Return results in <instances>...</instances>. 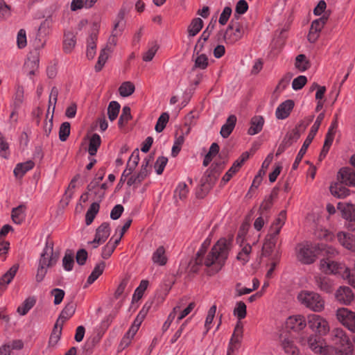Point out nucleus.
I'll return each mask as SVG.
<instances>
[{
    "label": "nucleus",
    "mask_w": 355,
    "mask_h": 355,
    "mask_svg": "<svg viewBox=\"0 0 355 355\" xmlns=\"http://www.w3.org/2000/svg\"><path fill=\"white\" fill-rule=\"evenodd\" d=\"M300 137V130L297 128H295L289 132L284 139L286 145L290 146L293 142L296 141Z\"/></svg>",
    "instance_id": "6e6d98bb"
},
{
    "label": "nucleus",
    "mask_w": 355,
    "mask_h": 355,
    "mask_svg": "<svg viewBox=\"0 0 355 355\" xmlns=\"http://www.w3.org/2000/svg\"><path fill=\"white\" fill-rule=\"evenodd\" d=\"M75 309L74 306L72 303H69L67 304V306L64 308V309L62 311L59 318L57 320V321H59V324H63V323L70 318L74 313Z\"/></svg>",
    "instance_id": "58836bf2"
},
{
    "label": "nucleus",
    "mask_w": 355,
    "mask_h": 355,
    "mask_svg": "<svg viewBox=\"0 0 355 355\" xmlns=\"http://www.w3.org/2000/svg\"><path fill=\"white\" fill-rule=\"evenodd\" d=\"M101 143V137L98 134H94L90 138L88 148V153L91 156H94L96 154Z\"/></svg>",
    "instance_id": "ea45409f"
},
{
    "label": "nucleus",
    "mask_w": 355,
    "mask_h": 355,
    "mask_svg": "<svg viewBox=\"0 0 355 355\" xmlns=\"http://www.w3.org/2000/svg\"><path fill=\"white\" fill-rule=\"evenodd\" d=\"M70 134V123L69 122H64L61 124L59 130V138L62 141L67 139Z\"/></svg>",
    "instance_id": "4d7b16f0"
},
{
    "label": "nucleus",
    "mask_w": 355,
    "mask_h": 355,
    "mask_svg": "<svg viewBox=\"0 0 355 355\" xmlns=\"http://www.w3.org/2000/svg\"><path fill=\"white\" fill-rule=\"evenodd\" d=\"M135 85L131 82H124L120 86L119 91L121 96L127 97L130 96L135 91Z\"/></svg>",
    "instance_id": "de8ad7c7"
},
{
    "label": "nucleus",
    "mask_w": 355,
    "mask_h": 355,
    "mask_svg": "<svg viewBox=\"0 0 355 355\" xmlns=\"http://www.w3.org/2000/svg\"><path fill=\"white\" fill-rule=\"evenodd\" d=\"M294 107V102L292 100H286L282 103L276 109L275 116L278 119H286Z\"/></svg>",
    "instance_id": "a211bd4d"
},
{
    "label": "nucleus",
    "mask_w": 355,
    "mask_h": 355,
    "mask_svg": "<svg viewBox=\"0 0 355 355\" xmlns=\"http://www.w3.org/2000/svg\"><path fill=\"white\" fill-rule=\"evenodd\" d=\"M286 328L295 331L303 329L306 326L304 318L300 315L290 316L286 321Z\"/></svg>",
    "instance_id": "2eb2a0df"
},
{
    "label": "nucleus",
    "mask_w": 355,
    "mask_h": 355,
    "mask_svg": "<svg viewBox=\"0 0 355 355\" xmlns=\"http://www.w3.org/2000/svg\"><path fill=\"white\" fill-rule=\"evenodd\" d=\"M336 298L341 303L349 304L354 300V294L349 287L341 286L336 291Z\"/></svg>",
    "instance_id": "aec40b11"
},
{
    "label": "nucleus",
    "mask_w": 355,
    "mask_h": 355,
    "mask_svg": "<svg viewBox=\"0 0 355 355\" xmlns=\"http://www.w3.org/2000/svg\"><path fill=\"white\" fill-rule=\"evenodd\" d=\"M58 259V254L53 252V243L46 241L45 247L40 254L35 279L40 282L44 278L47 268L53 266Z\"/></svg>",
    "instance_id": "f03ea898"
},
{
    "label": "nucleus",
    "mask_w": 355,
    "mask_h": 355,
    "mask_svg": "<svg viewBox=\"0 0 355 355\" xmlns=\"http://www.w3.org/2000/svg\"><path fill=\"white\" fill-rule=\"evenodd\" d=\"M307 78L304 76H299L295 78L292 83V87L294 90L301 89L306 83Z\"/></svg>",
    "instance_id": "69168bd1"
},
{
    "label": "nucleus",
    "mask_w": 355,
    "mask_h": 355,
    "mask_svg": "<svg viewBox=\"0 0 355 355\" xmlns=\"http://www.w3.org/2000/svg\"><path fill=\"white\" fill-rule=\"evenodd\" d=\"M337 238L340 245L347 250L355 252V236L353 234L339 232L337 234Z\"/></svg>",
    "instance_id": "f3484780"
},
{
    "label": "nucleus",
    "mask_w": 355,
    "mask_h": 355,
    "mask_svg": "<svg viewBox=\"0 0 355 355\" xmlns=\"http://www.w3.org/2000/svg\"><path fill=\"white\" fill-rule=\"evenodd\" d=\"M152 260L154 263L159 266H164L167 262L166 250L163 246H159L153 254Z\"/></svg>",
    "instance_id": "cd10ccee"
},
{
    "label": "nucleus",
    "mask_w": 355,
    "mask_h": 355,
    "mask_svg": "<svg viewBox=\"0 0 355 355\" xmlns=\"http://www.w3.org/2000/svg\"><path fill=\"white\" fill-rule=\"evenodd\" d=\"M105 267V263L104 261H101L99 263H98L92 270L90 275L88 277V279L87 280V284H92L94 283L98 277L103 273L104 269Z\"/></svg>",
    "instance_id": "f704fd0d"
},
{
    "label": "nucleus",
    "mask_w": 355,
    "mask_h": 355,
    "mask_svg": "<svg viewBox=\"0 0 355 355\" xmlns=\"http://www.w3.org/2000/svg\"><path fill=\"white\" fill-rule=\"evenodd\" d=\"M169 119V115L166 112L162 113L160 116L158 118L157 123L155 125V130L157 132H161L163 131L164 128L166 127V123H168Z\"/></svg>",
    "instance_id": "5fc2aeb1"
},
{
    "label": "nucleus",
    "mask_w": 355,
    "mask_h": 355,
    "mask_svg": "<svg viewBox=\"0 0 355 355\" xmlns=\"http://www.w3.org/2000/svg\"><path fill=\"white\" fill-rule=\"evenodd\" d=\"M295 65L300 71H304L310 67L309 62L304 54H300L296 57Z\"/></svg>",
    "instance_id": "49530a36"
},
{
    "label": "nucleus",
    "mask_w": 355,
    "mask_h": 355,
    "mask_svg": "<svg viewBox=\"0 0 355 355\" xmlns=\"http://www.w3.org/2000/svg\"><path fill=\"white\" fill-rule=\"evenodd\" d=\"M139 153L137 149L133 151V153H132V155L128 160V164H127L128 167V170H129L128 175H130L132 173V172L133 171V170L137 166V165L138 164V162L139 161Z\"/></svg>",
    "instance_id": "8fccbe9b"
},
{
    "label": "nucleus",
    "mask_w": 355,
    "mask_h": 355,
    "mask_svg": "<svg viewBox=\"0 0 355 355\" xmlns=\"http://www.w3.org/2000/svg\"><path fill=\"white\" fill-rule=\"evenodd\" d=\"M244 31L243 24L232 19L226 31L224 33L221 31L219 35H223V40L226 44H232L242 38Z\"/></svg>",
    "instance_id": "1a4fd4ad"
},
{
    "label": "nucleus",
    "mask_w": 355,
    "mask_h": 355,
    "mask_svg": "<svg viewBox=\"0 0 355 355\" xmlns=\"http://www.w3.org/2000/svg\"><path fill=\"white\" fill-rule=\"evenodd\" d=\"M252 248L249 244H245L242 247L241 250L237 255V259L245 263L249 261V255L251 252Z\"/></svg>",
    "instance_id": "864d4df0"
},
{
    "label": "nucleus",
    "mask_w": 355,
    "mask_h": 355,
    "mask_svg": "<svg viewBox=\"0 0 355 355\" xmlns=\"http://www.w3.org/2000/svg\"><path fill=\"white\" fill-rule=\"evenodd\" d=\"M338 209L342 212L344 218L355 222V205L339 202Z\"/></svg>",
    "instance_id": "412c9836"
},
{
    "label": "nucleus",
    "mask_w": 355,
    "mask_h": 355,
    "mask_svg": "<svg viewBox=\"0 0 355 355\" xmlns=\"http://www.w3.org/2000/svg\"><path fill=\"white\" fill-rule=\"evenodd\" d=\"M131 111L128 106H124L119 120V125L123 126L131 119Z\"/></svg>",
    "instance_id": "bf43d9fd"
},
{
    "label": "nucleus",
    "mask_w": 355,
    "mask_h": 355,
    "mask_svg": "<svg viewBox=\"0 0 355 355\" xmlns=\"http://www.w3.org/2000/svg\"><path fill=\"white\" fill-rule=\"evenodd\" d=\"M264 124V119L261 116H254L251 119L250 127L248 133L250 135H254L260 132Z\"/></svg>",
    "instance_id": "393cba45"
},
{
    "label": "nucleus",
    "mask_w": 355,
    "mask_h": 355,
    "mask_svg": "<svg viewBox=\"0 0 355 355\" xmlns=\"http://www.w3.org/2000/svg\"><path fill=\"white\" fill-rule=\"evenodd\" d=\"M216 311V306L213 305L209 310L207 315L206 317L205 327L206 328V331L207 332L211 329V324L213 322V320L215 316V313Z\"/></svg>",
    "instance_id": "052dcab7"
},
{
    "label": "nucleus",
    "mask_w": 355,
    "mask_h": 355,
    "mask_svg": "<svg viewBox=\"0 0 355 355\" xmlns=\"http://www.w3.org/2000/svg\"><path fill=\"white\" fill-rule=\"evenodd\" d=\"M62 324H59V321H56L49 338V345L50 346H55L57 344L62 334Z\"/></svg>",
    "instance_id": "c9c22d12"
},
{
    "label": "nucleus",
    "mask_w": 355,
    "mask_h": 355,
    "mask_svg": "<svg viewBox=\"0 0 355 355\" xmlns=\"http://www.w3.org/2000/svg\"><path fill=\"white\" fill-rule=\"evenodd\" d=\"M232 10L231 7L225 6L220 15V17L218 19L219 24L223 26L227 24V22L228 21V20L232 15Z\"/></svg>",
    "instance_id": "e2e57ef3"
},
{
    "label": "nucleus",
    "mask_w": 355,
    "mask_h": 355,
    "mask_svg": "<svg viewBox=\"0 0 355 355\" xmlns=\"http://www.w3.org/2000/svg\"><path fill=\"white\" fill-rule=\"evenodd\" d=\"M203 21L200 18L193 19L188 27L187 31L189 37H194L202 29Z\"/></svg>",
    "instance_id": "72a5a7b5"
},
{
    "label": "nucleus",
    "mask_w": 355,
    "mask_h": 355,
    "mask_svg": "<svg viewBox=\"0 0 355 355\" xmlns=\"http://www.w3.org/2000/svg\"><path fill=\"white\" fill-rule=\"evenodd\" d=\"M279 342L286 354L297 355L298 354V349L295 345L289 333L282 332L279 336Z\"/></svg>",
    "instance_id": "f8f14e48"
},
{
    "label": "nucleus",
    "mask_w": 355,
    "mask_h": 355,
    "mask_svg": "<svg viewBox=\"0 0 355 355\" xmlns=\"http://www.w3.org/2000/svg\"><path fill=\"white\" fill-rule=\"evenodd\" d=\"M336 317L344 326L349 324V320H352L355 317V313L349 311L346 308L338 309L336 311Z\"/></svg>",
    "instance_id": "c85d7f7f"
},
{
    "label": "nucleus",
    "mask_w": 355,
    "mask_h": 355,
    "mask_svg": "<svg viewBox=\"0 0 355 355\" xmlns=\"http://www.w3.org/2000/svg\"><path fill=\"white\" fill-rule=\"evenodd\" d=\"M150 168L141 166L139 172L137 174L131 175L128 180L127 184L129 186H132L141 183L150 174Z\"/></svg>",
    "instance_id": "bb28decb"
},
{
    "label": "nucleus",
    "mask_w": 355,
    "mask_h": 355,
    "mask_svg": "<svg viewBox=\"0 0 355 355\" xmlns=\"http://www.w3.org/2000/svg\"><path fill=\"white\" fill-rule=\"evenodd\" d=\"M248 10V4L245 0H239L235 7V13L234 15V20L237 21L240 18L241 15H243Z\"/></svg>",
    "instance_id": "c03bdc74"
},
{
    "label": "nucleus",
    "mask_w": 355,
    "mask_h": 355,
    "mask_svg": "<svg viewBox=\"0 0 355 355\" xmlns=\"http://www.w3.org/2000/svg\"><path fill=\"white\" fill-rule=\"evenodd\" d=\"M319 252L325 257L320 261V269L322 272L327 274H337L343 268L340 263L331 260L338 254L337 250L333 246L318 245V253Z\"/></svg>",
    "instance_id": "7ed1b4c3"
},
{
    "label": "nucleus",
    "mask_w": 355,
    "mask_h": 355,
    "mask_svg": "<svg viewBox=\"0 0 355 355\" xmlns=\"http://www.w3.org/2000/svg\"><path fill=\"white\" fill-rule=\"evenodd\" d=\"M26 207L21 205L17 207L13 208L12 211V220L16 224H21L25 218Z\"/></svg>",
    "instance_id": "473e14b6"
},
{
    "label": "nucleus",
    "mask_w": 355,
    "mask_h": 355,
    "mask_svg": "<svg viewBox=\"0 0 355 355\" xmlns=\"http://www.w3.org/2000/svg\"><path fill=\"white\" fill-rule=\"evenodd\" d=\"M34 162L31 160L23 163H19L16 165L14 169V174L17 178H21L27 171L32 169L34 167Z\"/></svg>",
    "instance_id": "c756f323"
},
{
    "label": "nucleus",
    "mask_w": 355,
    "mask_h": 355,
    "mask_svg": "<svg viewBox=\"0 0 355 355\" xmlns=\"http://www.w3.org/2000/svg\"><path fill=\"white\" fill-rule=\"evenodd\" d=\"M327 19L328 17L327 16L323 15L312 21L308 34V40L310 42L314 43L318 39L320 33L327 23Z\"/></svg>",
    "instance_id": "9b49d317"
},
{
    "label": "nucleus",
    "mask_w": 355,
    "mask_h": 355,
    "mask_svg": "<svg viewBox=\"0 0 355 355\" xmlns=\"http://www.w3.org/2000/svg\"><path fill=\"white\" fill-rule=\"evenodd\" d=\"M318 254V245L310 242L301 243L296 247L297 259L304 264L313 263Z\"/></svg>",
    "instance_id": "423d86ee"
},
{
    "label": "nucleus",
    "mask_w": 355,
    "mask_h": 355,
    "mask_svg": "<svg viewBox=\"0 0 355 355\" xmlns=\"http://www.w3.org/2000/svg\"><path fill=\"white\" fill-rule=\"evenodd\" d=\"M76 43V37L71 32H67L64 34L63 42V49L66 53L71 52Z\"/></svg>",
    "instance_id": "2f4dec72"
},
{
    "label": "nucleus",
    "mask_w": 355,
    "mask_h": 355,
    "mask_svg": "<svg viewBox=\"0 0 355 355\" xmlns=\"http://www.w3.org/2000/svg\"><path fill=\"white\" fill-rule=\"evenodd\" d=\"M297 299L301 304L314 311H320L324 308V300L319 294L315 292L302 291L299 293Z\"/></svg>",
    "instance_id": "0eeeda50"
},
{
    "label": "nucleus",
    "mask_w": 355,
    "mask_h": 355,
    "mask_svg": "<svg viewBox=\"0 0 355 355\" xmlns=\"http://www.w3.org/2000/svg\"><path fill=\"white\" fill-rule=\"evenodd\" d=\"M168 162V159L165 157H159L155 164V168L157 174L161 175Z\"/></svg>",
    "instance_id": "338daca9"
},
{
    "label": "nucleus",
    "mask_w": 355,
    "mask_h": 355,
    "mask_svg": "<svg viewBox=\"0 0 355 355\" xmlns=\"http://www.w3.org/2000/svg\"><path fill=\"white\" fill-rule=\"evenodd\" d=\"M234 315H236L239 320H242L246 316V305L243 302H238L234 309Z\"/></svg>",
    "instance_id": "3c124183"
},
{
    "label": "nucleus",
    "mask_w": 355,
    "mask_h": 355,
    "mask_svg": "<svg viewBox=\"0 0 355 355\" xmlns=\"http://www.w3.org/2000/svg\"><path fill=\"white\" fill-rule=\"evenodd\" d=\"M316 286L322 291L331 293L334 288L333 281L326 276H317L315 277Z\"/></svg>",
    "instance_id": "5701e85b"
},
{
    "label": "nucleus",
    "mask_w": 355,
    "mask_h": 355,
    "mask_svg": "<svg viewBox=\"0 0 355 355\" xmlns=\"http://www.w3.org/2000/svg\"><path fill=\"white\" fill-rule=\"evenodd\" d=\"M301 343L302 345H308L309 348L315 353L326 354L327 351L320 338L315 336H310L308 339H302Z\"/></svg>",
    "instance_id": "4468645a"
},
{
    "label": "nucleus",
    "mask_w": 355,
    "mask_h": 355,
    "mask_svg": "<svg viewBox=\"0 0 355 355\" xmlns=\"http://www.w3.org/2000/svg\"><path fill=\"white\" fill-rule=\"evenodd\" d=\"M58 90L56 87H53L50 96H49V108H48V113L50 112L51 109H52V113H53L55 105L58 99Z\"/></svg>",
    "instance_id": "13d9d810"
},
{
    "label": "nucleus",
    "mask_w": 355,
    "mask_h": 355,
    "mask_svg": "<svg viewBox=\"0 0 355 355\" xmlns=\"http://www.w3.org/2000/svg\"><path fill=\"white\" fill-rule=\"evenodd\" d=\"M208 244L205 241L195 259L190 261L189 268L191 272H197L200 266H205L210 268L209 275H213L218 272L224 266L231 249V242L226 239H220L205 256V248Z\"/></svg>",
    "instance_id": "f257e3e1"
},
{
    "label": "nucleus",
    "mask_w": 355,
    "mask_h": 355,
    "mask_svg": "<svg viewBox=\"0 0 355 355\" xmlns=\"http://www.w3.org/2000/svg\"><path fill=\"white\" fill-rule=\"evenodd\" d=\"M26 33L24 29H20L17 35V44L19 49H23L26 46Z\"/></svg>",
    "instance_id": "0e129e2a"
},
{
    "label": "nucleus",
    "mask_w": 355,
    "mask_h": 355,
    "mask_svg": "<svg viewBox=\"0 0 355 355\" xmlns=\"http://www.w3.org/2000/svg\"><path fill=\"white\" fill-rule=\"evenodd\" d=\"M123 17L122 15H119L118 20L115 23L112 35L110 37L107 44L108 47L112 49V47L116 46L117 40L116 37L121 35V32L124 28Z\"/></svg>",
    "instance_id": "dca6fc26"
},
{
    "label": "nucleus",
    "mask_w": 355,
    "mask_h": 355,
    "mask_svg": "<svg viewBox=\"0 0 355 355\" xmlns=\"http://www.w3.org/2000/svg\"><path fill=\"white\" fill-rule=\"evenodd\" d=\"M236 123V117L234 115H230L225 123L222 126L220 129V135L223 138H227L232 132L233 131Z\"/></svg>",
    "instance_id": "a878e982"
},
{
    "label": "nucleus",
    "mask_w": 355,
    "mask_h": 355,
    "mask_svg": "<svg viewBox=\"0 0 355 355\" xmlns=\"http://www.w3.org/2000/svg\"><path fill=\"white\" fill-rule=\"evenodd\" d=\"M19 266L13 265L1 278H0V290H5L6 286L9 284L15 277Z\"/></svg>",
    "instance_id": "b1692460"
},
{
    "label": "nucleus",
    "mask_w": 355,
    "mask_h": 355,
    "mask_svg": "<svg viewBox=\"0 0 355 355\" xmlns=\"http://www.w3.org/2000/svg\"><path fill=\"white\" fill-rule=\"evenodd\" d=\"M35 299L33 297H29L17 308V312L21 315H26L29 310L35 305Z\"/></svg>",
    "instance_id": "a19ab883"
},
{
    "label": "nucleus",
    "mask_w": 355,
    "mask_h": 355,
    "mask_svg": "<svg viewBox=\"0 0 355 355\" xmlns=\"http://www.w3.org/2000/svg\"><path fill=\"white\" fill-rule=\"evenodd\" d=\"M110 234V228L109 223H103L97 228L95 238L90 243L94 244V248H97L100 244L106 241Z\"/></svg>",
    "instance_id": "ddd939ff"
},
{
    "label": "nucleus",
    "mask_w": 355,
    "mask_h": 355,
    "mask_svg": "<svg viewBox=\"0 0 355 355\" xmlns=\"http://www.w3.org/2000/svg\"><path fill=\"white\" fill-rule=\"evenodd\" d=\"M341 181L335 182L330 186L331 193L338 198H344L349 195V190Z\"/></svg>",
    "instance_id": "4be33fe9"
},
{
    "label": "nucleus",
    "mask_w": 355,
    "mask_h": 355,
    "mask_svg": "<svg viewBox=\"0 0 355 355\" xmlns=\"http://www.w3.org/2000/svg\"><path fill=\"white\" fill-rule=\"evenodd\" d=\"M286 219V212L282 210L271 225L263 246L264 256H269L275 247L278 241V235L285 223Z\"/></svg>",
    "instance_id": "20e7f679"
},
{
    "label": "nucleus",
    "mask_w": 355,
    "mask_h": 355,
    "mask_svg": "<svg viewBox=\"0 0 355 355\" xmlns=\"http://www.w3.org/2000/svg\"><path fill=\"white\" fill-rule=\"evenodd\" d=\"M338 178L345 185L355 186V171L351 168H341L338 173Z\"/></svg>",
    "instance_id": "6ab92c4d"
},
{
    "label": "nucleus",
    "mask_w": 355,
    "mask_h": 355,
    "mask_svg": "<svg viewBox=\"0 0 355 355\" xmlns=\"http://www.w3.org/2000/svg\"><path fill=\"white\" fill-rule=\"evenodd\" d=\"M96 40L97 35L96 34H92L87 40L86 54L88 59H93L96 54Z\"/></svg>",
    "instance_id": "e433bc0d"
},
{
    "label": "nucleus",
    "mask_w": 355,
    "mask_h": 355,
    "mask_svg": "<svg viewBox=\"0 0 355 355\" xmlns=\"http://www.w3.org/2000/svg\"><path fill=\"white\" fill-rule=\"evenodd\" d=\"M208 66V58L205 54H200L195 60L194 67L205 69Z\"/></svg>",
    "instance_id": "680f3d73"
},
{
    "label": "nucleus",
    "mask_w": 355,
    "mask_h": 355,
    "mask_svg": "<svg viewBox=\"0 0 355 355\" xmlns=\"http://www.w3.org/2000/svg\"><path fill=\"white\" fill-rule=\"evenodd\" d=\"M324 114L323 113H320L315 121L314 122L313 125H312L311 130L309 132V135L307 136L306 140L304 141L302 148H300L298 154L297 155L295 162L293 164L292 168L293 170H295L297 168L299 164L300 163L303 156L305 155L306 150L309 145L311 144L312 140L313 139L314 137L315 136L319 127L324 119Z\"/></svg>",
    "instance_id": "6e6552de"
},
{
    "label": "nucleus",
    "mask_w": 355,
    "mask_h": 355,
    "mask_svg": "<svg viewBox=\"0 0 355 355\" xmlns=\"http://www.w3.org/2000/svg\"><path fill=\"white\" fill-rule=\"evenodd\" d=\"M189 189L184 182H180L175 190V196H178L180 200H184L187 197Z\"/></svg>",
    "instance_id": "603ef678"
},
{
    "label": "nucleus",
    "mask_w": 355,
    "mask_h": 355,
    "mask_svg": "<svg viewBox=\"0 0 355 355\" xmlns=\"http://www.w3.org/2000/svg\"><path fill=\"white\" fill-rule=\"evenodd\" d=\"M148 282L147 280H142L139 286L136 288L132 296V302L139 301L143 296L144 292L147 288Z\"/></svg>",
    "instance_id": "09e8293b"
},
{
    "label": "nucleus",
    "mask_w": 355,
    "mask_h": 355,
    "mask_svg": "<svg viewBox=\"0 0 355 355\" xmlns=\"http://www.w3.org/2000/svg\"><path fill=\"white\" fill-rule=\"evenodd\" d=\"M331 336L332 345L339 353L348 355L352 352L353 344L343 329H334Z\"/></svg>",
    "instance_id": "39448f33"
},
{
    "label": "nucleus",
    "mask_w": 355,
    "mask_h": 355,
    "mask_svg": "<svg viewBox=\"0 0 355 355\" xmlns=\"http://www.w3.org/2000/svg\"><path fill=\"white\" fill-rule=\"evenodd\" d=\"M159 46L156 44H153L148 50L144 53L143 55V60L146 62H149L153 60L156 52L158 50Z\"/></svg>",
    "instance_id": "774afa93"
},
{
    "label": "nucleus",
    "mask_w": 355,
    "mask_h": 355,
    "mask_svg": "<svg viewBox=\"0 0 355 355\" xmlns=\"http://www.w3.org/2000/svg\"><path fill=\"white\" fill-rule=\"evenodd\" d=\"M309 327L320 335H326L329 331L328 322L316 314H311L308 316Z\"/></svg>",
    "instance_id": "9d476101"
},
{
    "label": "nucleus",
    "mask_w": 355,
    "mask_h": 355,
    "mask_svg": "<svg viewBox=\"0 0 355 355\" xmlns=\"http://www.w3.org/2000/svg\"><path fill=\"white\" fill-rule=\"evenodd\" d=\"M121 108L120 104L116 101H111L107 107V115L110 121H114L118 116Z\"/></svg>",
    "instance_id": "79ce46f5"
},
{
    "label": "nucleus",
    "mask_w": 355,
    "mask_h": 355,
    "mask_svg": "<svg viewBox=\"0 0 355 355\" xmlns=\"http://www.w3.org/2000/svg\"><path fill=\"white\" fill-rule=\"evenodd\" d=\"M99 208L100 206L98 202H93L91 205L86 213L85 220L87 225H90L93 222L96 215L99 211Z\"/></svg>",
    "instance_id": "37998d69"
},
{
    "label": "nucleus",
    "mask_w": 355,
    "mask_h": 355,
    "mask_svg": "<svg viewBox=\"0 0 355 355\" xmlns=\"http://www.w3.org/2000/svg\"><path fill=\"white\" fill-rule=\"evenodd\" d=\"M112 51V49L110 47H108V46H106L104 49L101 50L100 55L98 59V62L95 65V69L96 71H100L102 69L103 67L104 66L108 58L109 53Z\"/></svg>",
    "instance_id": "4c0bfd02"
},
{
    "label": "nucleus",
    "mask_w": 355,
    "mask_h": 355,
    "mask_svg": "<svg viewBox=\"0 0 355 355\" xmlns=\"http://www.w3.org/2000/svg\"><path fill=\"white\" fill-rule=\"evenodd\" d=\"M39 62V52L37 50H35L31 53L28 61L25 63V69L27 70H37Z\"/></svg>",
    "instance_id": "7c9ffc66"
},
{
    "label": "nucleus",
    "mask_w": 355,
    "mask_h": 355,
    "mask_svg": "<svg viewBox=\"0 0 355 355\" xmlns=\"http://www.w3.org/2000/svg\"><path fill=\"white\" fill-rule=\"evenodd\" d=\"M74 264V256L71 250H67L62 259V266L65 270L71 271Z\"/></svg>",
    "instance_id": "a18cd8bd"
}]
</instances>
